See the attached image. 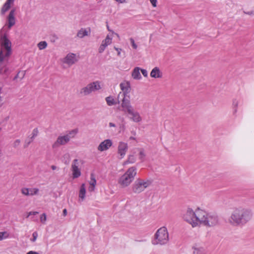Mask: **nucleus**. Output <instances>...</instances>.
Here are the masks:
<instances>
[{"mask_svg":"<svg viewBox=\"0 0 254 254\" xmlns=\"http://www.w3.org/2000/svg\"><path fill=\"white\" fill-rule=\"evenodd\" d=\"M138 150L139 151V159L141 160V161H143L144 160V158L145 156V154L144 152V151L142 148H139Z\"/></svg>","mask_w":254,"mask_h":254,"instance_id":"c756f323","label":"nucleus"},{"mask_svg":"<svg viewBox=\"0 0 254 254\" xmlns=\"http://www.w3.org/2000/svg\"><path fill=\"white\" fill-rule=\"evenodd\" d=\"M51 168H52V169L53 170H56L57 169V167L56 166H55V165H52L51 166Z\"/></svg>","mask_w":254,"mask_h":254,"instance_id":"09e8293b","label":"nucleus"},{"mask_svg":"<svg viewBox=\"0 0 254 254\" xmlns=\"http://www.w3.org/2000/svg\"><path fill=\"white\" fill-rule=\"evenodd\" d=\"M169 240V233L166 227H162L157 230L152 241L154 245H164L167 244Z\"/></svg>","mask_w":254,"mask_h":254,"instance_id":"39448f33","label":"nucleus"},{"mask_svg":"<svg viewBox=\"0 0 254 254\" xmlns=\"http://www.w3.org/2000/svg\"><path fill=\"white\" fill-rule=\"evenodd\" d=\"M63 215L65 216L67 215V210L66 209H64L63 212Z\"/></svg>","mask_w":254,"mask_h":254,"instance_id":"49530a36","label":"nucleus"},{"mask_svg":"<svg viewBox=\"0 0 254 254\" xmlns=\"http://www.w3.org/2000/svg\"><path fill=\"white\" fill-rule=\"evenodd\" d=\"M150 76L153 78H160L162 77V73L161 72L159 67H154L150 72Z\"/></svg>","mask_w":254,"mask_h":254,"instance_id":"412c9836","label":"nucleus"},{"mask_svg":"<svg viewBox=\"0 0 254 254\" xmlns=\"http://www.w3.org/2000/svg\"><path fill=\"white\" fill-rule=\"evenodd\" d=\"M116 1L123 3L126 2V0H115Z\"/></svg>","mask_w":254,"mask_h":254,"instance_id":"a18cd8bd","label":"nucleus"},{"mask_svg":"<svg viewBox=\"0 0 254 254\" xmlns=\"http://www.w3.org/2000/svg\"><path fill=\"white\" fill-rule=\"evenodd\" d=\"M101 88L98 81H95L87 84L83 87L80 91V94L82 96H87L92 92L98 90Z\"/></svg>","mask_w":254,"mask_h":254,"instance_id":"1a4fd4ad","label":"nucleus"},{"mask_svg":"<svg viewBox=\"0 0 254 254\" xmlns=\"http://www.w3.org/2000/svg\"><path fill=\"white\" fill-rule=\"evenodd\" d=\"M69 141L67 137H65L64 135H60L58 136L57 140L52 145L53 148H56L61 145H64L67 144Z\"/></svg>","mask_w":254,"mask_h":254,"instance_id":"9b49d317","label":"nucleus"},{"mask_svg":"<svg viewBox=\"0 0 254 254\" xmlns=\"http://www.w3.org/2000/svg\"><path fill=\"white\" fill-rule=\"evenodd\" d=\"M244 13L246 14L250 15H254V11H248V12L244 11Z\"/></svg>","mask_w":254,"mask_h":254,"instance_id":"37998d69","label":"nucleus"},{"mask_svg":"<svg viewBox=\"0 0 254 254\" xmlns=\"http://www.w3.org/2000/svg\"><path fill=\"white\" fill-rule=\"evenodd\" d=\"M15 9L11 10L7 17L8 28L10 29L15 24Z\"/></svg>","mask_w":254,"mask_h":254,"instance_id":"dca6fc26","label":"nucleus"},{"mask_svg":"<svg viewBox=\"0 0 254 254\" xmlns=\"http://www.w3.org/2000/svg\"><path fill=\"white\" fill-rule=\"evenodd\" d=\"M0 45L1 47L0 51V74H2L7 71L4 62L7 61L11 54V43L1 31H0Z\"/></svg>","mask_w":254,"mask_h":254,"instance_id":"7ed1b4c3","label":"nucleus"},{"mask_svg":"<svg viewBox=\"0 0 254 254\" xmlns=\"http://www.w3.org/2000/svg\"><path fill=\"white\" fill-rule=\"evenodd\" d=\"M9 235L6 232H0V241L3 239H6L8 237Z\"/></svg>","mask_w":254,"mask_h":254,"instance_id":"7c9ffc66","label":"nucleus"},{"mask_svg":"<svg viewBox=\"0 0 254 254\" xmlns=\"http://www.w3.org/2000/svg\"><path fill=\"white\" fill-rule=\"evenodd\" d=\"M86 194V187L84 184H82L80 188L79 192V200L82 201L84 200Z\"/></svg>","mask_w":254,"mask_h":254,"instance_id":"6ab92c4d","label":"nucleus"},{"mask_svg":"<svg viewBox=\"0 0 254 254\" xmlns=\"http://www.w3.org/2000/svg\"><path fill=\"white\" fill-rule=\"evenodd\" d=\"M2 155V152H1V150L0 149V157Z\"/></svg>","mask_w":254,"mask_h":254,"instance_id":"3c124183","label":"nucleus"},{"mask_svg":"<svg viewBox=\"0 0 254 254\" xmlns=\"http://www.w3.org/2000/svg\"><path fill=\"white\" fill-rule=\"evenodd\" d=\"M114 49L118 52V55L119 56H120V55H121V52L122 51V49H120V48H117L116 47H114Z\"/></svg>","mask_w":254,"mask_h":254,"instance_id":"79ce46f5","label":"nucleus"},{"mask_svg":"<svg viewBox=\"0 0 254 254\" xmlns=\"http://www.w3.org/2000/svg\"><path fill=\"white\" fill-rule=\"evenodd\" d=\"M112 39L107 35L105 40H103L101 45L98 49L99 53H102L106 48L112 43Z\"/></svg>","mask_w":254,"mask_h":254,"instance_id":"2eb2a0df","label":"nucleus"},{"mask_svg":"<svg viewBox=\"0 0 254 254\" xmlns=\"http://www.w3.org/2000/svg\"><path fill=\"white\" fill-rule=\"evenodd\" d=\"M80 161L77 159H74L71 164V171L73 179L77 178L81 176L80 169L79 168Z\"/></svg>","mask_w":254,"mask_h":254,"instance_id":"9d476101","label":"nucleus"},{"mask_svg":"<svg viewBox=\"0 0 254 254\" xmlns=\"http://www.w3.org/2000/svg\"><path fill=\"white\" fill-rule=\"evenodd\" d=\"M77 132V130L73 129L68 131L66 134H64V135L65 137H67L68 138V140L70 141L71 138H72L75 136Z\"/></svg>","mask_w":254,"mask_h":254,"instance_id":"393cba45","label":"nucleus"},{"mask_svg":"<svg viewBox=\"0 0 254 254\" xmlns=\"http://www.w3.org/2000/svg\"><path fill=\"white\" fill-rule=\"evenodd\" d=\"M33 238L31 240V241L33 242H34L37 240L38 237V233L37 232H34L32 234Z\"/></svg>","mask_w":254,"mask_h":254,"instance_id":"4c0bfd02","label":"nucleus"},{"mask_svg":"<svg viewBox=\"0 0 254 254\" xmlns=\"http://www.w3.org/2000/svg\"><path fill=\"white\" fill-rule=\"evenodd\" d=\"M185 221L190 224L192 227L200 225L207 227H213L219 223L218 216L212 212H207L199 208L193 211L189 208L183 215Z\"/></svg>","mask_w":254,"mask_h":254,"instance_id":"f257e3e1","label":"nucleus"},{"mask_svg":"<svg viewBox=\"0 0 254 254\" xmlns=\"http://www.w3.org/2000/svg\"><path fill=\"white\" fill-rule=\"evenodd\" d=\"M38 213V212L37 211H30L28 213L27 217H28L30 215H36Z\"/></svg>","mask_w":254,"mask_h":254,"instance_id":"a19ab883","label":"nucleus"},{"mask_svg":"<svg viewBox=\"0 0 254 254\" xmlns=\"http://www.w3.org/2000/svg\"><path fill=\"white\" fill-rule=\"evenodd\" d=\"M77 60L76 59V55L73 53L68 54L65 58L62 60V62L67 64L68 66H71L74 64Z\"/></svg>","mask_w":254,"mask_h":254,"instance_id":"f8f14e48","label":"nucleus"},{"mask_svg":"<svg viewBox=\"0 0 254 254\" xmlns=\"http://www.w3.org/2000/svg\"><path fill=\"white\" fill-rule=\"evenodd\" d=\"M47 43L46 41H41L37 44V47L40 50L46 49L47 47Z\"/></svg>","mask_w":254,"mask_h":254,"instance_id":"bb28decb","label":"nucleus"},{"mask_svg":"<svg viewBox=\"0 0 254 254\" xmlns=\"http://www.w3.org/2000/svg\"><path fill=\"white\" fill-rule=\"evenodd\" d=\"M21 193L26 196H29V189L26 188H23L21 190Z\"/></svg>","mask_w":254,"mask_h":254,"instance_id":"72a5a7b5","label":"nucleus"},{"mask_svg":"<svg viewBox=\"0 0 254 254\" xmlns=\"http://www.w3.org/2000/svg\"><path fill=\"white\" fill-rule=\"evenodd\" d=\"M107 28H108V30H109V31H111V30H110V28H109L108 26L107 27Z\"/></svg>","mask_w":254,"mask_h":254,"instance_id":"603ef678","label":"nucleus"},{"mask_svg":"<svg viewBox=\"0 0 254 254\" xmlns=\"http://www.w3.org/2000/svg\"><path fill=\"white\" fill-rule=\"evenodd\" d=\"M121 107L123 108V111L127 113L128 115L129 119L134 123H139L142 120V118L140 113L135 111L131 106L130 101H124L123 104H121Z\"/></svg>","mask_w":254,"mask_h":254,"instance_id":"20e7f679","label":"nucleus"},{"mask_svg":"<svg viewBox=\"0 0 254 254\" xmlns=\"http://www.w3.org/2000/svg\"><path fill=\"white\" fill-rule=\"evenodd\" d=\"M38 132H39V131H38V129L37 128H34L32 130V133L31 135V136L30 138H31L33 140L35 138V137L38 135Z\"/></svg>","mask_w":254,"mask_h":254,"instance_id":"2f4dec72","label":"nucleus"},{"mask_svg":"<svg viewBox=\"0 0 254 254\" xmlns=\"http://www.w3.org/2000/svg\"><path fill=\"white\" fill-rule=\"evenodd\" d=\"M140 68L135 67L132 72V76L135 79H140L141 78L140 72Z\"/></svg>","mask_w":254,"mask_h":254,"instance_id":"4be33fe9","label":"nucleus"},{"mask_svg":"<svg viewBox=\"0 0 254 254\" xmlns=\"http://www.w3.org/2000/svg\"><path fill=\"white\" fill-rule=\"evenodd\" d=\"M141 71L142 74H143V75L144 77H147V76L148 73H147V70L146 69H141Z\"/></svg>","mask_w":254,"mask_h":254,"instance_id":"58836bf2","label":"nucleus"},{"mask_svg":"<svg viewBox=\"0 0 254 254\" xmlns=\"http://www.w3.org/2000/svg\"><path fill=\"white\" fill-rule=\"evenodd\" d=\"M26 254H39L38 252L34 251H30L28 252Z\"/></svg>","mask_w":254,"mask_h":254,"instance_id":"c03bdc74","label":"nucleus"},{"mask_svg":"<svg viewBox=\"0 0 254 254\" xmlns=\"http://www.w3.org/2000/svg\"><path fill=\"white\" fill-rule=\"evenodd\" d=\"M253 215L252 211L249 208L235 207L228 219V222L233 226H242L252 219Z\"/></svg>","mask_w":254,"mask_h":254,"instance_id":"f03ea898","label":"nucleus"},{"mask_svg":"<svg viewBox=\"0 0 254 254\" xmlns=\"http://www.w3.org/2000/svg\"><path fill=\"white\" fill-rule=\"evenodd\" d=\"M89 187L88 188V190L89 191H93L95 190V187L96 185V180L94 174H91L90 176V181L89 182Z\"/></svg>","mask_w":254,"mask_h":254,"instance_id":"aec40b11","label":"nucleus"},{"mask_svg":"<svg viewBox=\"0 0 254 254\" xmlns=\"http://www.w3.org/2000/svg\"><path fill=\"white\" fill-rule=\"evenodd\" d=\"M109 127H115L116 125L113 123H109Z\"/></svg>","mask_w":254,"mask_h":254,"instance_id":"de8ad7c7","label":"nucleus"},{"mask_svg":"<svg viewBox=\"0 0 254 254\" xmlns=\"http://www.w3.org/2000/svg\"><path fill=\"white\" fill-rule=\"evenodd\" d=\"M136 161V157L134 155H129L128 157L127 160L124 163L125 164L128 163H134Z\"/></svg>","mask_w":254,"mask_h":254,"instance_id":"a878e982","label":"nucleus"},{"mask_svg":"<svg viewBox=\"0 0 254 254\" xmlns=\"http://www.w3.org/2000/svg\"><path fill=\"white\" fill-rule=\"evenodd\" d=\"M129 139L131 140H134L135 139V138L134 137L131 136L130 137Z\"/></svg>","mask_w":254,"mask_h":254,"instance_id":"8fccbe9b","label":"nucleus"},{"mask_svg":"<svg viewBox=\"0 0 254 254\" xmlns=\"http://www.w3.org/2000/svg\"><path fill=\"white\" fill-rule=\"evenodd\" d=\"M238 104H239V102L237 100L234 99L233 100L232 106H233V112H234V114L236 113L237 111V108L238 106Z\"/></svg>","mask_w":254,"mask_h":254,"instance_id":"c85d7f7f","label":"nucleus"},{"mask_svg":"<svg viewBox=\"0 0 254 254\" xmlns=\"http://www.w3.org/2000/svg\"><path fill=\"white\" fill-rule=\"evenodd\" d=\"M106 101L107 102V104L109 106H112L116 105V104H118V102H116L115 99L111 96H108L106 98Z\"/></svg>","mask_w":254,"mask_h":254,"instance_id":"b1692460","label":"nucleus"},{"mask_svg":"<svg viewBox=\"0 0 254 254\" xmlns=\"http://www.w3.org/2000/svg\"><path fill=\"white\" fill-rule=\"evenodd\" d=\"M152 183V181L150 180L137 179L132 185V191L134 193H140L149 187Z\"/></svg>","mask_w":254,"mask_h":254,"instance_id":"0eeeda50","label":"nucleus"},{"mask_svg":"<svg viewBox=\"0 0 254 254\" xmlns=\"http://www.w3.org/2000/svg\"><path fill=\"white\" fill-rule=\"evenodd\" d=\"M136 173V167H130L126 172L119 178L118 181L119 184L122 188L128 186L134 180Z\"/></svg>","mask_w":254,"mask_h":254,"instance_id":"423d86ee","label":"nucleus"},{"mask_svg":"<svg viewBox=\"0 0 254 254\" xmlns=\"http://www.w3.org/2000/svg\"><path fill=\"white\" fill-rule=\"evenodd\" d=\"M14 0H7L5 3L3 4L1 10V14H3L5 13L6 11H7L11 7V5H12L14 3Z\"/></svg>","mask_w":254,"mask_h":254,"instance_id":"a211bd4d","label":"nucleus"},{"mask_svg":"<svg viewBox=\"0 0 254 254\" xmlns=\"http://www.w3.org/2000/svg\"><path fill=\"white\" fill-rule=\"evenodd\" d=\"M129 41L130 42V44H131L133 49L136 50L137 48V46L135 44L134 39L132 38H129Z\"/></svg>","mask_w":254,"mask_h":254,"instance_id":"f704fd0d","label":"nucleus"},{"mask_svg":"<svg viewBox=\"0 0 254 254\" xmlns=\"http://www.w3.org/2000/svg\"><path fill=\"white\" fill-rule=\"evenodd\" d=\"M39 190L37 188H29V196H32L38 194Z\"/></svg>","mask_w":254,"mask_h":254,"instance_id":"cd10ccee","label":"nucleus"},{"mask_svg":"<svg viewBox=\"0 0 254 254\" xmlns=\"http://www.w3.org/2000/svg\"><path fill=\"white\" fill-rule=\"evenodd\" d=\"M120 87L122 91L120 92L118 95V103L119 104L120 103L119 99L121 97H123L121 104H123L124 101L127 100L130 101L129 93L131 90L130 83L127 81L122 82L120 84Z\"/></svg>","mask_w":254,"mask_h":254,"instance_id":"6e6552de","label":"nucleus"},{"mask_svg":"<svg viewBox=\"0 0 254 254\" xmlns=\"http://www.w3.org/2000/svg\"><path fill=\"white\" fill-rule=\"evenodd\" d=\"M192 254H206V252L205 249L199 245H195L192 247Z\"/></svg>","mask_w":254,"mask_h":254,"instance_id":"f3484780","label":"nucleus"},{"mask_svg":"<svg viewBox=\"0 0 254 254\" xmlns=\"http://www.w3.org/2000/svg\"><path fill=\"white\" fill-rule=\"evenodd\" d=\"M46 220H47V217H46V214L45 213L42 214L40 216L41 222L42 223L45 224Z\"/></svg>","mask_w":254,"mask_h":254,"instance_id":"e433bc0d","label":"nucleus"},{"mask_svg":"<svg viewBox=\"0 0 254 254\" xmlns=\"http://www.w3.org/2000/svg\"><path fill=\"white\" fill-rule=\"evenodd\" d=\"M112 144V141L110 139H107L100 143L97 147V149L100 152L104 151L109 149Z\"/></svg>","mask_w":254,"mask_h":254,"instance_id":"4468645a","label":"nucleus"},{"mask_svg":"<svg viewBox=\"0 0 254 254\" xmlns=\"http://www.w3.org/2000/svg\"><path fill=\"white\" fill-rule=\"evenodd\" d=\"M88 32L84 29H81L77 33V36L80 38H82L84 37L87 36Z\"/></svg>","mask_w":254,"mask_h":254,"instance_id":"5701e85b","label":"nucleus"},{"mask_svg":"<svg viewBox=\"0 0 254 254\" xmlns=\"http://www.w3.org/2000/svg\"><path fill=\"white\" fill-rule=\"evenodd\" d=\"M128 149V145L127 143L120 142L118 147V153L120 159H122L125 156Z\"/></svg>","mask_w":254,"mask_h":254,"instance_id":"ddd939ff","label":"nucleus"},{"mask_svg":"<svg viewBox=\"0 0 254 254\" xmlns=\"http://www.w3.org/2000/svg\"><path fill=\"white\" fill-rule=\"evenodd\" d=\"M21 141L20 139H16L13 143L12 146L14 148H17L20 144Z\"/></svg>","mask_w":254,"mask_h":254,"instance_id":"473e14b6","label":"nucleus"},{"mask_svg":"<svg viewBox=\"0 0 254 254\" xmlns=\"http://www.w3.org/2000/svg\"><path fill=\"white\" fill-rule=\"evenodd\" d=\"M33 139H32L31 138L26 139L25 141L24 144V147L27 148L28 146L33 141Z\"/></svg>","mask_w":254,"mask_h":254,"instance_id":"c9c22d12","label":"nucleus"},{"mask_svg":"<svg viewBox=\"0 0 254 254\" xmlns=\"http://www.w3.org/2000/svg\"><path fill=\"white\" fill-rule=\"evenodd\" d=\"M150 1L153 7H156L157 4V0H150Z\"/></svg>","mask_w":254,"mask_h":254,"instance_id":"ea45409f","label":"nucleus"}]
</instances>
